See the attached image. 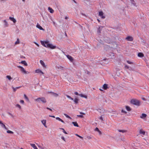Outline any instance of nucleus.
<instances>
[{"label":"nucleus","instance_id":"obj_38","mask_svg":"<svg viewBox=\"0 0 149 149\" xmlns=\"http://www.w3.org/2000/svg\"><path fill=\"white\" fill-rule=\"evenodd\" d=\"M60 129L62 130H63V132L65 134H67V133L64 130V129L63 128H60Z\"/></svg>","mask_w":149,"mask_h":149},{"label":"nucleus","instance_id":"obj_27","mask_svg":"<svg viewBox=\"0 0 149 149\" xmlns=\"http://www.w3.org/2000/svg\"><path fill=\"white\" fill-rule=\"evenodd\" d=\"M24 97L25 100L27 101H29V100L28 97L26 96L25 94L24 95Z\"/></svg>","mask_w":149,"mask_h":149},{"label":"nucleus","instance_id":"obj_36","mask_svg":"<svg viewBox=\"0 0 149 149\" xmlns=\"http://www.w3.org/2000/svg\"><path fill=\"white\" fill-rule=\"evenodd\" d=\"M64 115L67 118H70L71 119V118H70V116H68V115H67V114H64Z\"/></svg>","mask_w":149,"mask_h":149},{"label":"nucleus","instance_id":"obj_25","mask_svg":"<svg viewBox=\"0 0 149 149\" xmlns=\"http://www.w3.org/2000/svg\"><path fill=\"white\" fill-rule=\"evenodd\" d=\"M139 133L140 134H142L144 135L145 134V132L143 130H141L139 131Z\"/></svg>","mask_w":149,"mask_h":149},{"label":"nucleus","instance_id":"obj_26","mask_svg":"<svg viewBox=\"0 0 149 149\" xmlns=\"http://www.w3.org/2000/svg\"><path fill=\"white\" fill-rule=\"evenodd\" d=\"M72 123L75 126L78 127V125L76 122H72Z\"/></svg>","mask_w":149,"mask_h":149},{"label":"nucleus","instance_id":"obj_5","mask_svg":"<svg viewBox=\"0 0 149 149\" xmlns=\"http://www.w3.org/2000/svg\"><path fill=\"white\" fill-rule=\"evenodd\" d=\"M0 125L3 128H4L5 130H8V128L6 127L5 125L3 124L2 122L0 120Z\"/></svg>","mask_w":149,"mask_h":149},{"label":"nucleus","instance_id":"obj_17","mask_svg":"<svg viewBox=\"0 0 149 149\" xmlns=\"http://www.w3.org/2000/svg\"><path fill=\"white\" fill-rule=\"evenodd\" d=\"M31 146L34 149H38L37 147L34 144L30 143Z\"/></svg>","mask_w":149,"mask_h":149},{"label":"nucleus","instance_id":"obj_43","mask_svg":"<svg viewBox=\"0 0 149 149\" xmlns=\"http://www.w3.org/2000/svg\"><path fill=\"white\" fill-rule=\"evenodd\" d=\"M12 88H13V91H15L16 90H17V89L16 88H14L12 86Z\"/></svg>","mask_w":149,"mask_h":149},{"label":"nucleus","instance_id":"obj_61","mask_svg":"<svg viewBox=\"0 0 149 149\" xmlns=\"http://www.w3.org/2000/svg\"><path fill=\"white\" fill-rule=\"evenodd\" d=\"M1 1H6V0H0Z\"/></svg>","mask_w":149,"mask_h":149},{"label":"nucleus","instance_id":"obj_28","mask_svg":"<svg viewBox=\"0 0 149 149\" xmlns=\"http://www.w3.org/2000/svg\"><path fill=\"white\" fill-rule=\"evenodd\" d=\"M79 95L82 97H83L85 98H86L87 97L86 96L82 94H79Z\"/></svg>","mask_w":149,"mask_h":149},{"label":"nucleus","instance_id":"obj_44","mask_svg":"<svg viewBox=\"0 0 149 149\" xmlns=\"http://www.w3.org/2000/svg\"><path fill=\"white\" fill-rule=\"evenodd\" d=\"M77 116L78 117H80L81 118H82L83 116L82 115H77Z\"/></svg>","mask_w":149,"mask_h":149},{"label":"nucleus","instance_id":"obj_34","mask_svg":"<svg viewBox=\"0 0 149 149\" xmlns=\"http://www.w3.org/2000/svg\"><path fill=\"white\" fill-rule=\"evenodd\" d=\"M7 132L8 133H10V134H13V132L12 131H11L10 130H8L7 131Z\"/></svg>","mask_w":149,"mask_h":149},{"label":"nucleus","instance_id":"obj_16","mask_svg":"<svg viewBox=\"0 0 149 149\" xmlns=\"http://www.w3.org/2000/svg\"><path fill=\"white\" fill-rule=\"evenodd\" d=\"M48 10L49 12L51 13H52L54 12V10L51 7H49L48 8Z\"/></svg>","mask_w":149,"mask_h":149},{"label":"nucleus","instance_id":"obj_31","mask_svg":"<svg viewBox=\"0 0 149 149\" xmlns=\"http://www.w3.org/2000/svg\"><path fill=\"white\" fill-rule=\"evenodd\" d=\"M19 40L18 38L17 39V41L15 42V45L19 44Z\"/></svg>","mask_w":149,"mask_h":149},{"label":"nucleus","instance_id":"obj_53","mask_svg":"<svg viewBox=\"0 0 149 149\" xmlns=\"http://www.w3.org/2000/svg\"><path fill=\"white\" fill-rule=\"evenodd\" d=\"M74 94L76 95H79L78 92H75L74 93Z\"/></svg>","mask_w":149,"mask_h":149},{"label":"nucleus","instance_id":"obj_48","mask_svg":"<svg viewBox=\"0 0 149 149\" xmlns=\"http://www.w3.org/2000/svg\"><path fill=\"white\" fill-rule=\"evenodd\" d=\"M34 43L37 46L39 47V45L38 44L36 43V42H34Z\"/></svg>","mask_w":149,"mask_h":149},{"label":"nucleus","instance_id":"obj_32","mask_svg":"<svg viewBox=\"0 0 149 149\" xmlns=\"http://www.w3.org/2000/svg\"><path fill=\"white\" fill-rule=\"evenodd\" d=\"M66 96L67 97H68V98L70 99V100H73V98H72V97H71L70 96H69L68 95H67Z\"/></svg>","mask_w":149,"mask_h":149},{"label":"nucleus","instance_id":"obj_1","mask_svg":"<svg viewBox=\"0 0 149 149\" xmlns=\"http://www.w3.org/2000/svg\"><path fill=\"white\" fill-rule=\"evenodd\" d=\"M40 42L42 45L46 47L50 48L52 49H54L56 48V46L53 45L51 43H49V41L48 40L45 41L41 40Z\"/></svg>","mask_w":149,"mask_h":149},{"label":"nucleus","instance_id":"obj_35","mask_svg":"<svg viewBox=\"0 0 149 149\" xmlns=\"http://www.w3.org/2000/svg\"><path fill=\"white\" fill-rule=\"evenodd\" d=\"M86 138L87 139H90L92 138V136H86Z\"/></svg>","mask_w":149,"mask_h":149},{"label":"nucleus","instance_id":"obj_2","mask_svg":"<svg viewBox=\"0 0 149 149\" xmlns=\"http://www.w3.org/2000/svg\"><path fill=\"white\" fill-rule=\"evenodd\" d=\"M35 101L39 103L41 101L43 103H45L47 102L46 99L44 97H39L35 99Z\"/></svg>","mask_w":149,"mask_h":149},{"label":"nucleus","instance_id":"obj_8","mask_svg":"<svg viewBox=\"0 0 149 149\" xmlns=\"http://www.w3.org/2000/svg\"><path fill=\"white\" fill-rule=\"evenodd\" d=\"M41 122L42 124L43 125L46 127L47 128V126L46 125V120H41Z\"/></svg>","mask_w":149,"mask_h":149},{"label":"nucleus","instance_id":"obj_49","mask_svg":"<svg viewBox=\"0 0 149 149\" xmlns=\"http://www.w3.org/2000/svg\"><path fill=\"white\" fill-rule=\"evenodd\" d=\"M125 68L127 69H128L129 68V67L127 65H125Z\"/></svg>","mask_w":149,"mask_h":149},{"label":"nucleus","instance_id":"obj_59","mask_svg":"<svg viewBox=\"0 0 149 149\" xmlns=\"http://www.w3.org/2000/svg\"><path fill=\"white\" fill-rule=\"evenodd\" d=\"M20 87H16V89H17L19 88Z\"/></svg>","mask_w":149,"mask_h":149},{"label":"nucleus","instance_id":"obj_40","mask_svg":"<svg viewBox=\"0 0 149 149\" xmlns=\"http://www.w3.org/2000/svg\"><path fill=\"white\" fill-rule=\"evenodd\" d=\"M127 62L129 64H131L132 63V62H130L129 61H127Z\"/></svg>","mask_w":149,"mask_h":149},{"label":"nucleus","instance_id":"obj_23","mask_svg":"<svg viewBox=\"0 0 149 149\" xmlns=\"http://www.w3.org/2000/svg\"><path fill=\"white\" fill-rule=\"evenodd\" d=\"M119 132H122L123 133H124L127 132V131L125 130H118Z\"/></svg>","mask_w":149,"mask_h":149},{"label":"nucleus","instance_id":"obj_55","mask_svg":"<svg viewBox=\"0 0 149 149\" xmlns=\"http://www.w3.org/2000/svg\"><path fill=\"white\" fill-rule=\"evenodd\" d=\"M80 113L81 114L84 115L85 114V113L83 112H80Z\"/></svg>","mask_w":149,"mask_h":149},{"label":"nucleus","instance_id":"obj_57","mask_svg":"<svg viewBox=\"0 0 149 149\" xmlns=\"http://www.w3.org/2000/svg\"><path fill=\"white\" fill-rule=\"evenodd\" d=\"M68 18V17H67V16H66L65 17V19H67Z\"/></svg>","mask_w":149,"mask_h":149},{"label":"nucleus","instance_id":"obj_11","mask_svg":"<svg viewBox=\"0 0 149 149\" xmlns=\"http://www.w3.org/2000/svg\"><path fill=\"white\" fill-rule=\"evenodd\" d=\"M9 19L11 21H13L14 23L16 22V20L13 17H9Z\"/></svg>","mask_w":149,"mask_h":149},{"label":"nucleus","instance_id":"obj_60","mask_svg":"<svg viewBox=\"0 0 149 149\" xmlns=\"http://www.w3.org/2000/svg\"><path fill=\"white\" fill-rule=\"evenodd\" d=\"M75 135L77 136L78 137V136L79 135L78 134H75Z\"/></svg>","mask_w":149,"mask_h":149},{"label":"nucleus","instance_id":"obj_4","mask_svg":"<svg viewBox=\"0 0 149 149\" xmlns=\"http://www.w3.org/2000/svg\"><path fill=\"white\" fill-rule=\"evenodd\" d=\"M17 67L20 69V71L22 73L24 74H27L29 73V72L28 71H26L22 67L20 66H17Z\"/></svg>","mask_w":149,"mask_h":149},{"label":"nucleus","instance_id":"obj_56","mask_svg":"<svg viewBox=\"0 0 149 149\" xmlns=\"http://www.w3.org/2000/svg\"><path fill=\"white\" fill-rule=\"evenodd\" d=\"M98 132H99L100 134H101V132L100 130H99V131H98Z\"/></svg>","mask_w":149,"mask_h":149},{"label":"nucleus","instance_id":"obj_42","mask_svg":"<svg viewBox=\"0 0 149 149\" xmlns=\"http://www.w3.org/2000/svg\"><path fill=\"white\" fill-rule=\"evenodd\" d=\"M61 139H62L64 141H65V139L63 136H62Z\"/></svg>","mask_w":149,"mask_h":149},{"label":"nucleus","instance_id":"obj_54","mask_svg":"<svg viewBox=\"0 0 149 149\" xmlns=\"http://www.w3.org/2000/svg\"><path fill=\"white\" fill-rule=\"evenodd\" d=\"M78 137H79V138H80L81 139H83V138L79 135L78 136Z\"/></svg>","mask_w":149,"mask_h":149},{"label":"nucleus","instance_id":"obj_15","mask_svg":"<svg viewBox=\"0 0 149 149\" xmlns=\"http://www.w3.org/2000/svg\"><path fill=\"white\" fill-rule=\"evenodd\" d=\"M19 63L23 64L26 66H27L28 65L27 63L25 61H22L20 62H19Z\"/></svg>","mask_w":149,"mask_h":149},{"label":"nucleus","instance_id":"obj_39","mask_svg":"<svg viewBox=\"0 0 149 149\" xmlns=\"http://www.w3.org/2000/svg\"><path fill=\"white\" fill-rule=\"evenodd\" d=\"M8 114H9V115H10V116H11L13 118L14 116H13V115L12 114H11V113H10V112H8Z\"/></svg>","mask_w":149,"mask_h":149},{"label":"nucleus","instance_id":"obj_3","mask_svg":"<svg viewBox=\"0 0 149 149\" xmlns=\"http://www.w3.org/2000/svg\"><path fill=\"white\" fill-rule=\"evenodd\" d=\"M131 103L136 106H139L140 105V102L137 100L135 99H132L130 101Z\"/></svg>","mask_w":149,"mask_h":149},{"label":"nucleus","instance_id":"obj_30","mask_svg":"<svg viewBox=\"0 0 149 149\" xmlns=\"http://www.w3.org/2000/svg\"><path fill=\"white\" fill-rule=\"evenodd\" d=\"M131 3L134 6H136V4L134 0H130Z\"/></svg>","mask_w":149,"mask_h":149},{"label":"nucleus","instance_id":"obj_62","mask_svg":"<svg viewBox=\"0 0 149 149\" xmlns=\"http://www.w3.org/2000/svg\"><path fill=\"white\" fill-rule=\"evenodd\" d=\"M98 33H100V31L99 30L98 31Z\"/></svg>","mask_w":149,"mask_h":149},{"label":"nucleus","instance_id":"obj_51","mask_svg":"<svg viewBox=\"0 0 149 149\" xmlns=\"http://www.w3.org/2000/svg\"><path fill=\"white\" fill-rule=\"evenodd\" d=\"M100 120H103V118L102 117V116H100Z\"/></svg>","mask_w":149,"mask_h":149},{"label":"nucleus","instance_id":"obj_37","mask_svg":"<svg viewBox=\"0 0 149 149\" xmlns=\"http://www.w3.org/2000/svg\"><path fill=\"white\" fill-rule=\"evenodd\" d=\"M16 107L18 108H19V109H20L21 108V107L18 104H17L16 105Z\"/></svg>","mask_w":149,"mask_h":149},{"label":"nucleus","instance_id":"obj_13","mask_svg":"<svg viewBox=\"0 0 149 149\" xmlns=\"http://www.w3.org/2000/svg\"><path fill=\"white\" fill-rule=\"evenodd\" d=\"M40 63L43 68H46V66L45 65L44 62L42 61L41 60H40Z\"/></svg>","mask_w":149,"mask_h":149},{"label":"nucleus","instance_id":"obj_7","mask_svg":"<svg viewBox=\"0 0 149 149\" xmlns=\"http://www.w3.org/2000/svg\"><path fill=\"white\" fill-rule=\"evenodd\" d=\"M103 14L104 13L102 11H100L99 12V16L103 19H104L105 18V17L103 15Z\"/></svg>","mask_w":149,"mask_h":149},{"label":"nucleus","instance_id":"obj_63","mask_svg":"<svg viewBox=\"0 0 149 149\" xmlns=\"http://www.w3.org/2000/svg\"><path fill=\"white\" fill-rule=\"evenodd\" d=\"M97 20L98 21V22H100V21L99 19H97Z\"/></svg>","mask_w":149,"mask_h":149},{"label":"nucleus","instance_id":"obj_50","mask_svg":"<svg viewBox=\"0 0 149 149\" xmlns=\"http://www.w3.org/2000/svg\"><path fill=\"white\" fill-rule=\"evenodd\" d=\"M46 109H48V110H50V111H52V110L51 109L49 108V107H47L46 108Z\"/></svg>","mask_w":149,"mask_h":149},{"label":"nucleus","instance_id":"obj_10","mask_svg":"<svg viewBox=\"0 0 149 149\" xmlns=\"http://www.w3.org/2000/svg\"><path fill=\"white\" fill-rule=\"evenodd\" d=\"M35 72L36 73H41L42 74H44V73L40 69L36 70H35Z\"/></svg>","mask_w":149,"mask_h":149},{"label":"nucleus","instance_id":"obj_33","mask_svg":"<svg viewBox=\"0 0 149 149\" xmlns=\"http://www.w3.org/2000/svg\"><path fill=\"white\" fill-rule=\"evenodd\" d=\"M6 77L7 79H8L9 80H10L12 79V78L10 76L7 75L6 76Z\"/></svg>","mask_w":149,"mask_h":149},{"label":"nucleus","instance_id":"obj_20","mask_svg":"<svg viewBox=\"0 0 149 149\" xmlns=\"http://www.w3.org/2000/svg\"><path fill=\"white\" fill-rule=\"evenodd\" d=\"M138 56L139 57H143L144 56V54L142 53L139 52L138 54Z\"/></svg>","mask_w":149,"mask_h":149},{"label":"nucleus","instance_id":"obj_6","mask_svg":"<svg viewBox=\"0 0 149 149\" xmlns=\"http://www.w3.org/2000/svg\"><path fill=\"white\" fill-rule=\"evenodd\" d=\"M3 21L4 23L3 26L4 27H7L9 26V24L6 20H3Z\"/></svg>","mask_w":149,"mask_h":149},{"label":"nucleus","instance_id":"obj_46","mask_svg":"<svg viewBox=\"0 0 149 149\" xmlns=\"http://www.w3.org/2000/svg\"><path fill=\"white\" fill-rule=\"evenodd\" d=\"M99 130L97 127H96L95 129V131H97L98 132V131H99Z\"/></svg>","mask_w":149,"mask_h":149},{"label":"nucleus","instance_id":"obj_58","mask_svg":"<svg viewBox=\"0 0 149 149\" xmlns=\"http://www.w3.org/2000/svg\"><path fill=\"white\" fill-rule=\"evenodd\" d=\"M142 99L144 101L146 100L145 98H142Z\"/></svg>","mask_w":149,"mask_h":149},{"label":"nucleus","instance_id":"obj_9","mask_svg":"<svg viewBox=\"0 0 149 149\" xmlns=\"http://www.w3.org/2000/svg\"><path fill=\"white\" fill-rule=\"evenodd\" d=\"M125 39L129 41H132L133 40V38L130 36H127V37Z\"/></svg>","mask_w":149,"mask_h":149},{"label":"nucleus","instance_id":"obj_19","mask_svg":"<svg viewBox=\"0 0 149 149\" xmlns=\"http://www.w3.org/2000/svg\"><path fill=\"white\" fill-rule=\"evenodd\" d=\"M146 116L147 115L145 113H143L142 114L141 116H140V117L141 118H143L146 117Z\"/></svg>","mask_w":149,"mask_h":149},{"label":"nucleus","instance_id":"obj_14","mask_svg":"<svg viewBox=\"0 0 149 149\" xmlns=\"http://www.w3.org/2000/svg\"><path fill=\"white\" fill-rule=\"evenodd\" d=\"M66 56L71 61H73V58L71 56L68 55H66Z\"/></svg>","mask_w":149,"mask_h":149},{"label":"nucleus","instance_id":"obj_45","mask_svg":"<svg viewBox=\"0 0 149 149\" xmlns=\"http://www.w3.org/2000/svg\"><path fill=\"white\" fill-rule=\"evenodd\" d=\"M121 112L122 113H127V112L125 110H122Z\"/></svg>","mask_w":149,"mask_h":149},{"label":"nucleus","instance_id":"obj_22","mask_svg":"<svg viewBox=\"0 0 149 149\" xmlns=\"http://www.w3.org/2000/svg\"><path fill=\"white\" fill-rule=\"evenodd\" d=\"M125 108L128 111H130L131 110V108L129 106H126L125 107Z\"/></svg>","mask_w":149,"mask_h":149},{"label":"nucleus","instance_id":"obj_64","mask_svg":"<svg viewBox=\"0 0 149 149\" xmlns=\"http://www.w3.org/2000/svg\"><path fill=\"white\" fill-rule=\"evenodd\" d=\"M22 1L23 2H25V0H22Z\"/></svg>","mask_w":149,"mask_h":149},{"label":"nucleus","instance_id":"obj_41","mask_svg":"<svg viewBox=\"0 0 149 149\" xmlns=\"http://www.w3.org/2000/svg\"><path fill=\"white\" fill-rule=\"evenodd\" d=\"M52 22L54 25L56 26V22L54 21H53L52 19Z\"/></svg>","mask_w":149,"mask_h":149},{"label":"nucleus","instance_id":"obj_21","mask_svg":"<svg viewBox=\"0 0 149 149\" xmlns=\"http://www.w3.org/2000/svg\"><path fill=\"white\" fill-rule=\"evenodd\" d=\"M74 102L76 104H77L78 103L79 100L77 98H75L74 99H73Z\"/></svg>","mask_w":149,"mask_h":149},{"label":"nucleus","instance_id":"obj_18","mask_svg":"<svg viewBox=\"0 0 149 149\" xmlns=\"http://www.w3.org/2000/svg\"><path fill=\"white\" fill-rule=\"evenodd\" d=\"M56 119L57 120H58L60 121H61V122H62V123H65V122H64L62 120L61 118H59V117H56Z\"/></svg>","mask_w":149,"mask_h":149},{"label":"nucleus","instance_id":"obj_12","mask_svg":"<svg viewBox=\"0 0 149 149\" xmlns=\"http://www.w3.org/2000/svg\"><path fill=\"white\" fill-rule=\"evenodd\" d=\"M36 27L40 30H44V29L38 23L37 24Z\"/></svg>","mask_w":149,"mask_h":149},{"label":"nucleus","instance_id":"obj_47","mask_svg":"<svg viewBox=\"0 0 149 149\" xmlns=\"http://www.w3.org/2000/svg\"><path fill=\"white\" fill-rule=\"evenodd\" d=\"M20 102L21 103L23 104H24V100H21L20 101Z\"/></svg>","mask_w":149,"mask_h":149},{"label":"nucleus","instance_id":"obj_29","mask_svg":"<svg viewBox=\"0 0 149 149\" xmlns=\"http://www.w3.org/2000/svg\"><path fill=\"white\" fill-rule=\"evenodd\" d=\"M52 94L55 97H57L58 96V94H57L56 93H55L54 92H52Z\"/></svg>","mask_w":149,"mask_h":149},{"label":"nucleus","instance_id":"obj_52","mask_svg":"<svg viewBox=\"0 0 149 149\" xmlns=\"http://www.w3.org/2000/svg\"><path fill=\"white\" fill-rule=\"evenodd\" d=\"M49 116L50 117H53V118H55V116H52V115H49Z\"/></svg>","mask_w":149,"mask_h":149},{"label":"nucleus","instance_id":"obj_24","mask_svg":"<svg viewBox=\"0 0 149 149\" xmlns=\"http://www.w3.org/2000/svg\"><path fill=\"white\" fill-rule=\"evenodd\" d=\"M108 85L107 84H104L103 85V88L104 89H106L107 88Z\"/></svg>","mask_w":149,"mask_h":149}]
</instances>
